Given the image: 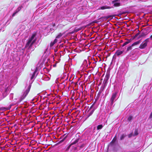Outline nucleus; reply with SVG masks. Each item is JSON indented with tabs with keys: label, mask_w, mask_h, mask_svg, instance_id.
<instances>
[{
	"label": "nucleus",
	"mask_w": 152,
	"mask_h": 152,
	"mask_svg": "<svg viewBox=\"0 0 152 152\" xmlns=\"http://www.w3.org/2000/svg\"><path fill=\"white\" fill-rule=\"evenodd\" d=\"M35 34H33L32 35L31 37L28 39L26 45V47L30 48L31 46L36 41V39L35 38Z\"/></svg>",
	"instance_id": "nucleus-1"
},
{
	"label": "nucleus",
	"mask_w": 152,
	"mask_h": 152,
	"mask_svg": "<svg viewBox=\"0 0 152 152\" xmlns=\"http://www.w3.org/2000/svg\"><path fill=\"white\" fill-rule=\"evenodd\" d=\"M94 104H93L91 106V107H90L88 110L87 111L86 115V116L87 118H88L89 116L91 115L93 113L94 111L95 110V108L94 107Z\"/></svg>",
	"instance_id": "nucleus-2"
},
{
	"label": "nucleus",
	"mask_w": 152,
	"mask_h": 152,
	"mask_svg": "<svg viewBox=\"0 0 152 152\" xmlns=\"http://www.w3.org/2000/svg\"><path fill=\"white\" fill-rule=\"evenodd\" d=\"M30 86H28L27 88L24 91L23 94L21 96L20 98V102L21 101H22L23 99L25 98L26 97V96L28 94V92L30 90Z\"/></svg>",
	"instance_id": "nucleus-3"
},
{
	"label": "nucleus",
	"mask_w": 152,
	"mask_h": 152,
	"mask_svg": "<svg viewBox=\"0 0 152 152\" xmlns=\"http://www.w3.org/2000/svg\"><path fill=\"white\" fill-rule=\"evenodd\" d=\"M117 93L116 92H115L113 94L111 99V105H112L114 103V102L116 101L115 99L116 98V95Z\"/></svg>",
	"instance_id": "nucleus-4"
},
{
	"label": "nucleus",
	"mask_w": 152,
	"mask_h": 152,
	"mask_svg": "<svg viewBox=\"0 0 152 152\" xmlns=\"http://www.w3.org/2000/svg\"><path fill=\"white\" fill-rule=\"evenodd\" d=\"M23 8V6H20L19 7L15 10V12L13 13L12 15V17H13L15 16V15L18 13L21 9Z\"/></svg>",
	"instance_id": "nucleus-5"
},
{
	"label": "nucleus",
	"mask_w": 152,
	"mask_h": 152,
	"mask_svg": "<svg viewBox=\"0 0 152 152\" xmlns=\"http://www.w3.org/2000/svg\"><path fill=\"white\" fill-rule=\"evenodd\" d=\"M82 66L85 69L89 67V65L87 64V62L86 60H85L83 61L82 64Z\"/></svg>",
	"instance_id": "nucleus-6"
},
{
	"label": "nucleus",
	"mask_w": 152,
	"mask_h": 152,
	"mask_svg": "<svg viewBox=\"0 0 152 152\" xmlns=\"http://www.w3.org/2000/svg\"><path fill=\"white\" fill-rule=\"evenodd\" d=\"M118 0H116L114 1H113L112 2V3L113 4V5L115 7H118L120 6V3L118 2Z\"/></svg>",
	"instance_id": "nucleus-7"
},
{
	"label": "nucleus",
	"mask_w": 152,
	"mask_h": 152,
	"mask_svg": "<svg viewBox=\"0 0 152 152\" xmlns=\"http://www.w3.org/2000/svg\"><path fill=\"white\" fill-rule=\"evenodd\" d=\"M147 44L146 42H144L142 43L139 47V48L141 49H143L145 48L147 46Z\"/></svg>",
	"instance_id": "nucleus-8"
},
{
	"label": "nucleus",
	"mask_w": 152,
	"mask_h": 152,
	"mask_svg": "<svg viewBox=\"0 0 152 152\" xmlns=\"http://www.w3.org/2000/svg\"><path fill=\"white\" fill-rule=\"evenodd\" d=\"M57 42V39H55L53 41L51 42L50 44V47H52L54 44L56 43Z\"/></svg>",
	"instance_id": "nucleus-9"
},
{
	"label": "nucleus",
	"mask_w": 152,
	"mask_h": 152,
	"mask_svg": "<svg viewBox=\"0 0 152 152\" xmlns=\"http://www.w3.org/2000/svg\"><path fill=\"white\" fill-rule=\"evenodd\" d=\"M123 52V51H121L120 50H118L116 52L115 54L116 55L118 56H119L122 54Z\"/></svg>",
	"instance_id": "nucleus-10"
},
{
	"label": "nucleus",
	"mask_w": 152,
	"mask_h": 152,
	"mask_svg": "<svg viewBox=\"0 0 152 152\" xmlns=\"http://www.w3.org/2000/svg\"><path fill=\"white\" fill-rule=\"evenodd\" d=\"M63 18L64 17L62 15L60 14H59L56 17V19L58 20H59Z\"/></svg>",
	"instance_id": "nucleus-11"
},
{
	"label": "nucleus",
	"mask_w": 152,
	"mask_h": 152,
	"mask_svg": "<svg viewBox=\"0 0 152 152\" xmlns=\"http://www.w3.org/2000/svg\"><path fill=\"white\" fill-rule=\"evenodd\" d=\"M140 43V41L139 40L135 42H134L132 45V46H134L137 45L139 44Z\"/></svg>",
	"instance_id": "nucleus-12"
},
{
	"label": "nucleus",
	"mask_w": 152,
	"mask_h": 152,
	"mask_svg": "<svg viewBox=\"0 0 152 152\" xmlns=\"http://www.w3.org/2000/svg\"><path fill=\"white\" fill-rule=\"evenodd\" d=\"M138 131L137 129H135L134 131V133L133 134V136H135L138 135Z\"/></svg>",
	"instance_id": "nucleus-13"
},
{
	"label": "nucleus",
	"mask_w": 152,
	"mask_h": 152,
	"mask_svg": "<svg viewBox=\"0 0 152 152\" xmlns=\"http://www.w3.org/2000/svg\"><path fill=\"white\" fill-rule=\"evenodd\" d=\"M63 34H62L61 33H60L56 36V39H59V38H60L62 37V36L63 35Z\"/></svg>",
	"instance_id": "nucleus-14"
},
{
	"label": "nucleus",
	"mask_w": 152,
	"mask_h": 152,
	"mask_svg": "<svg viewBox=\"0 0 152 152\" xmlns=\"http://www.w3.org/2000/svg\"><path fill=\"white\" fill-rule=\"evenodd\" d=\"M103 127V126L102 125H99L97 126V130H99L101 129Z\"/></svg>",
	"instance_id": "nucleus-15"
},
{
	"label": "nucleus",
	"mask_w": 152,
	"mask_h": 152,
	"mask_svg": "<svg viewBox=\"0 0 152 152\" xmlns=\"http://www.w3.org/2000/svg\"><path fill=\"white\" fill-rule=\"evenodd\" d=\"M110 7H107L106 6H104L101 7L100 9L101 10H104L107 9H110Z\"/></svg>",
	"instance_id": "nucleus-16"
},
{
	"label": "nucleus",
	"mask_w": 152,
	"mask_h": 152,
	"mask_svg": "<svg viewBox=\"0 0 152 152\" xmlns=\"http://www.w3.org/2000/svg\"><path fill=\"white\" fill-rule=\"evenodd\" d=\"M36 72V71H35L33 73V74L31 77V80H32L34 78L35 75V74Z\"/></svg>",
	"instance_id": "nucleus-17"
},
{
	"label": "nucleus",
	"mask_w": 152,
	"mask_h": 152,
	"mask_svg": "<svg viewBox=\"0 0 152 152\" xmlns=\"http://www.w3.org/2000/svg\"><path fill=\"white\" fill-rule=\"evenodd\" d=\"M132 46H132V45L131 46L128 47L127 49V51H129L131 50L132 49Z\"/></svg>",
	"instance_id": "nucleus-18"
},
{
	"label": "nucleus",
	"mask_w": 152,
	"mask_h": 152,
	"mask_svg": "<svg viewBox=\"0 0 152 152\" xmlns=\"http://www.w3.org/2000/svg\"><path fill=\"white\" fill-rule=\"evenodd\" d=\"M132 118V117L131 116H129L128 118H127V120L129 121H131Z\"/></svg>",
	"instance_id": "nucleus-19"
},
{
	"label": "nucleus",
	"mask_w": 152,
	"mask_h": 152,
	"mask_svg": "<svg viewBox=\"0 0 152 152\" xmlns=\"http://www.w3.org/2000/svg\"><path fill=\"white\" fill-rule=\"evenodd\" d=\"M125 135L124 134H123L121 135L120 137V140H122L124 139V138L125 137Z\"/></svg>",
	"instance_id": "nucleus-20"
},
{
	"label": "nucleus",
	"mask_w": 152,
	"mask_h": 152,
	"mask_svg": "<svg viewBox=\"0 0 152 152\" xmlns=\"http://www.w3.org/2000/svg\"><path fill=\"white\" fill-rule=\"evenodd\" d=\"M46 53V54H49V52L48 51V49H46V51L44 52V54H45Z\"/></svg>",
	"instance_id": "nucleus-21"
},
{
	"label": "nucleus",
	"mask_w": 152,
	"mask_h": 152,
	"mask_svg": "<svg viewBox=\"0 0 152 152\" xmlns=\"http://www.w3.org/2000/svg\"><path fill=\"white\" fill-rule=\"evenodd\" d=\"M133 134L132 133H131L129 134L128 135V137L129 138H130L132 137V136H133Z\"/></svg>",
	"instance_id": "nucleus-22"
},
{
	"label": "nucleus",
	"mask_w": 152,
	"mask_h": 152,
	"mask_svg": "<svg viewBox=\"0 0 152 152\" xmlns=\"http://www.w3.org/2000/svg\"><path fill=\"white\" fill-rule=\"evenodd\" d=\"M128 43V42H126L124 44L123 46H124L126 45Z\"/></svg>",
	"instance_id": "nucleus-23"
},
{
	"label": "nucleus",
	"mask_w": 152,
	"mask_h": 152,
	"mask_svg": "<svg viewBox=\"0 0 152 152\" xmlns=\"http://www.w3.org/2000/svg\"><path fill=\"white\" fill-rule=\"evenodd\" d=\"M78 140H79L78 139H77L76 140H75V141L73 143V144H75L76 143H77L78 142Z\"/></svg>",
	"instance_id": "nucleus-24"
},
{
	"label": "nucleus",
	"mask_w": 152,
	"mask_h": 152,
	"mask_svg": "<svg viewBox=\"0 0 152 152\" xmlns=\"http://www.w3.org/2000/svg\"><path fill=\"white\" fill-rule=\"evenodd\" d=\"M70 146H71V145H69V146H68L66 148V150H69V148H70Z\"/></svg>",
	"instance_id": "nucleus-25"
},
{
	"label": "nucleus",
	"mask_w": 152,
	"mask_h": 152,
	"mask_svg": "<svg viewBox=\"0 0 152 152\" xmlns=\"http://www.w3.org/2000/svg\"><path fill=\"white\" fill-rule=\"evenodd\" d=\"M148 41V39H147L145 40V42H146L147 44V42Z\"/></svg>",
	"instance_id": "nucleus-26"
},
{
	"label": "nucleus",
	"mask_w": 152,
	"mask_h": 152,
	"mask_svg": "<svg viewBox=\"0 0 152 152\" xmlns=\"http://www.w3.org/2000/svg\"><path fill=\"white\" fill-rule=\"evenodd\" d=\"M80 30V29H75V31L77 32L78 31H79V30Z\"/></svg>",
	"instance_id": "nucleus-27"
},
{
	"label": "nucleus",
	"mask_w": 152,
	"mask_h": 152,
	"mask_svg": "<svg viewBox=\"0 0 152 152\" xmlns=\"http://www.w3.org/2000/svg\"><path fill=\"white\" fill-rule=\"evenodd\" d=\"M108 77L109 76H108L107 75L106 76V77H107V79H108Z\"/></svg>",
	"instance_id": "nucleus-28"
},
{
	"label": "nucleus",
	"mask_w": 152,
	"mask_h": 152,
	"mask_svg": "<svg viewBox=\"0 0 152 152\" xmlns=\"http://www.w3.org/2000/svg\"><path fill=\"white\" fill-rule=\"evenodd\" d=\"M150 38L152 39V35L151 36Z\"/></svg>",
	"instance_id": "nucleus-29"
},
{
	"label": "nucleus",
	"mask_w": 152,
	"mask_h": 152,
	"mask_svg": "<svg viewBox=\"0 0 152 152\" xmlns=\"http://www.w3.org/2000/svg\"><path fill=\"white\" fill-rule=\"evenodd\" d=\"M90 63H90V62H88V64H89V65H90Z\"/></svg>",
	"instance_id": "nucleus-30"
},
{
	"label": "nucleus",
	"mask_w": 152,
	"mask_h": 152,
	"mask_svg": "<svg viewBox=\"0 0 152 152\" xmlns=\"http://www.w3.org/2000/svg\"><path fill=\"white\" fill-rule=\"evenodd\" d=\"M4 97H5V96H4L3 98H4Z\"/></svg>",
	"instance_id": "nucleus-31"
},
{
	"label": "nucleus",
	"mask_w": 152,
	"mask_h": 152,
	"mask_svg": "<svg viewBox=\"0 0 152 152\" xmlns=\"http://www.w3.org/2000/svg\"><path fill=\"white\" fill-rule=\"evenodd\" d=\"M4 97H5V96H4L3 98H4Z\"/></svg>",
	"instance_id": "nucleus-32"
}]
</instances>
